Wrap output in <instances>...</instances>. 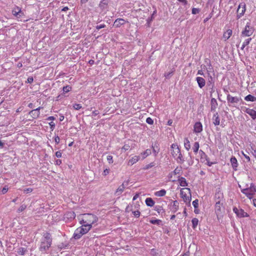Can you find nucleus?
<instances>
[{
  "label": "nucleus",
  "instance_id": "f257e3e1",
  "mask_svg": "<svg viewBox=\"0 0 256 256\" xmlns=\"http://www.w3.org/2000/svg\"><path fill=\"white\" fill-rule=\"evenodd\" d=\"M80 223L84 224V226L92 228V225L96 222L98 218L96 216L92 214H84L79 216Z\"/></svg>",
  "mask_w": 256,
  "mask_h": 256
},
{
  "label": "nucleus",
  "instance_id": "f03ea898",
  "mask_svg": "<svg viewBox=\"0 0 256 256\" xmlns=\"http://www.w3.org/2000/svg\"><path fill=\"white\" fill-rule=\"evenodd\" d=\"M171 154L174 157L178 163L182 164L184 160L181 153L180 150L178 146L176 144H172L170 146Z\"/></svg>",
  "mask_w": 256,
  "mask_h": 256
},
{
  "label": "nucleus",
  "instance_id": "7ed1b4c3",
  "mask_svg": "<svg viewBox=\"0 0 256 256\" xmlns=\"http://www.w3.org/2000/svg\"><path fill=\"white\" fill-rule=\"evenodd\" d=\"M82 226L77 228L73 235V238L76 240L80 238L84 234H86L91 229L90 227L84 226V224H82Z\"/></svg>",
  "mask_w": 256,
  "mask_h": 256
},
{
  "label": "nucleus",
  "instance_id": "20e7f679",
  "mask_svg": "<svg viewBox=\"0 0 256 256\" xmlns=\"http://www.w3.org/2000/svg\"><path fill=\"white\" fill-rule=\"evenodd\" d=\"M180 195L186 203H190L191 200L190 190L189 188H184L180 190Z\"/></svg>",
  "mask_w": 256,
  "mask_h": 256
},
{
  "label": "nucleus",
  "instance_id": "39448f33",
  "mask_svg": "<svg viewBox=\"0 0 256 256\" xmlns=\"http://www.w3.org/2000/svg\"><path fill=\"white\" fill-rule=\"evenodd\" d=\"M247 186L248 187L242 189L241 191L243 194H245L248 198L251 199L256 192V188L252 183L250 184V187H248V185H247Z\"/></svg>",
  "mask_w": 256,
  "mask_h": 256
},
{
  "label": "nucleus",
  "instance_id": "423d86ee",
  "mask_svg": "<svg viewBox=\"0 0 256 256\" xmlns=\"http://www.w3.org/2000/svg\"><path fill=\"white\" fill-rule=\"evenodd\" d=\"M226 100L228 101V105L230 106L231 105L235 106L236 104H238L242 100L240 98L237 96H232L230 94H228L226 96Z\"/></svg>",
  "mask_w": 256,
  "mask_h": 256
},
{
  "label": "nucleus",
  "instance_id": "0eeeda50",
  "mask_svg": "<svg viewBox=\"0 0 256 256\" xmlns=\"http://www.w3.org/2000/svg\"><path fill=\"white\" fill-rule=\"evenodd\" d=\"M12 13L14 16L18 18L24 16V13L22 12V8L17 6H15L12 9Z\"/></svg>",
  "mask_w": 256,
  "mask_h": 256
},
{
  "label": "nucleus",
  "instance_id": "6e6552de",
  "mask_svg": "<svg viewBox=\"0 0 256 256\" xmlns=\"http://www.w3.org/2000/svg\"><path fill=\"white\" fill-rule=\"evenodd\" d=\"M233 211L238 218H241L249 216V215L242 208L234 207L233 208Z\"/></svg>",
  "mask_w": 256,
  "mask_h": 256
},
{
  "label": "nucleus",
  "instance_id": "1a4fd4ad",
  "mask_svg": "<svg viewBox=\"0 0 256 256\" xmlns=\"http://www.w3.org/2000/svg\"><path fill=\"white\" fill-rule=\"evenodd\" d=\"M253 32V28L247 24L245 26L244 30L242 32V35L244 36H252Z\"/></svg>",
  "mask_w": 256,
  "mask_h": 256
},
{
  "label": "nucleus",
  "instance_id": "9d476101",
  "mask_svg": "<svg viewBox=\"0 0 256 256\" xmlns=\"http://www.w3.org/2000/svg\"><path fill=\"white\" fill-rule=\"evenodd\" d=\"M52 244V243L50 242H48V240L46 241L42 240L40 243V250L41 252H46L51 246Z\"/></svg>",
  "mask_w": 256,
  "mask_h": 256
},
{
  "label": "nucleus",
  "instance_id": "9b49d317",
  "mask_svg": "<svg viewBox=\"0 0 256 256\" xmlns=\"http://www.w3.org/2000/svg\"><path fill=\"white\" fill-rule=\"evenodd\" d=\"M246 11V4L243 3H241L239 4L237 10V18H240L242 16L244 15Z\"/></svg>",
  "mask_w": 256,
  "mask_h": 256
},
{
  "label": "nucleus",
  "instance_id": "f8f14e48",
  "mask_svg": "<svg viewBox=\"0 0 256 256\" xmlns=\"http://www.w3.org/2000/svg\"><path fill=\"white\" fill-rule=\"evenodd\" d=\"M133 206L131 205H128L126 208V212H132L133 214L136 218H139L140 214V212L139 210H135L133 211Z\"/></svg>",
  "mask_w": 256,
  "mask_h": 256
},
{
  "label": "nucleus",
  "instance_id": "ddd939ff",
  "mask_svg": "<svg viewBox=\"0 0 256 256\" xmlns=\"http://www.w3.org/2000/svg\"><path fill=\"white\" fill-rule=\"evenodd\" d=\"M128 22V21H126L123 18H117L114 22V26L116 28H119L121 26L124 25V24H125V23Z\"/></svg>",
  "mask_w": 256,
  "mask_h": 256
},
{
  "label": "nucleus",
  "instance_id": "4468645a",
  "mask_svg": "<svg viewBox=\"0 0 256 256\" xmlns=\"http://www.w3.org/2000/svg\"><path fill=\"white\" fill-rule=\"evenodd\" d=\"M224 196L222 192L218 190L216 192L214 196V199L216 202H220L223 200Z\"/></svg>",
  "mask_w": 256,
  "mask_h": 256
},
{
  "label": "nucleus",
  "instance_id": "2eb2a0df",
  "mask_svg": "<svg viewBox=\"0 0 256 256\" xmlns=\"http://www.w3.org/2000/svg\"><path fill=\"white\" fill-rule=\"evenodd\" d=\"M222 206V203H221L220 202H216L215 210L218 216L222 214L221 206Z\"/></svg>",
  "mask_w": 256,
  "mask_h": 256
},
{
  "label": "nucleus",
  "instance_id": "dca6fc26",
  "mask_svg": "<svg viewBox=\"0 0 256 256\" xmlns=\"http://www.w3.org/2000/svg\"><path fill=\"white\" fill-rule=\"evenodd\" d=\"M140 156H134L129 160L128 164V166H132L140 160Z\"/></svg>",
  "mask_w": 256,
  "mask_h": 256
},
{
  "label": "nucleus",
  "instance_id": "f3484780",
  "mask_svg": "<svg viewBox=\"0 0 256 256\" xmlns=\"http://www.w3.org/2000/svg\"><path fill=\"white\" fill-rule=\"evenodd\" d=\"M194 132L196 133H198L202 132V126L200 122H196L194 125Z\"/></svg>",
  "mask_w": 256,
  "mask_h": 256
},
{
  "label": "nucleus",
  "instance_id": "a211bd4d",
  "mask_svg": "<svg viewBox=\"0 0 256 256\" xmlns=\"http://www.w3.org/2000/svg\"><path fill=\"white\" fill-rule=\"evenodd\" d=\"M124 189H125V186H124V184H122L116 190L115 193H114L115 195L116 196H120L122 194V192L124 191Z\"/></svg>",
  "mask_w": 256,
  "mask_h": 256
},
{
  "label": "nucleus",
  "instance_id": "6ab92c4d",
  "mask_svg": "<svg viewBox=\"0 0 256 256\" xmlns=\"http://www.w3.org/2000/svg\"><path fill=\"white\" fill-rule=\"evenodd\" d=\"M43 240L50 242L52 243V238L51 234L48 232H44L43 234Z\"/></svg>",
  "mask_w": 256,
  "mask_h": 256
},
{
  "label": "nucleus",
  "instance_id": "aec40b11",
  "mask_svg": "<svg viewBox=\"0 0 256 256\" xmlns=\"http://www.w3.org/2000/svg\"><path fill=\"white\" fill-rule=\"evenodd\" d=\"M246 112L251 116L253 120L256 118V111L252 109L246 108Z\"/></svg>",
  "mask_w": 256,
  "mask_h": 256
},
{
  "label": "nucleus",
  "instance_id": "412c9836",
  "mask_svg": "<svg viewBox=\"0 0 256 256\" xmlns=\"http://www.w3.org/2000/svg\"><path fill=\"white\" fill-rule=\"evenodd\" d=\"M178 182L180 184V185L181 186L186 187V186H188V184L187 181H186V179L184 177L180 178L178 179Z\"/></svg>",
  "mask_w": 256,
  "mask_h": 256
},
{
  "label": "nucleus",
  "instance_id": "4be33fe9",
  "mask_svg": "<svg viewBox=\"0 0 256 256\" xmlns=\"http://www.w3.org/2000/svg\"><path fill=\"white\" fill-rule=\"evenodd\" d=\"M196 81L200 88H202L203 86H204L206 84V81L202 78L197 77Z\"/></svg>",
  "mask_w": 256,
  "mask_h": 256
},
{
  "label": "nucleus",
  "instance_id": "5701e85b",
  "mask_svg": "<svg viewBox=\"0 0 256 256\" xmlns=\"http://www.w3.org/2000/svg\"><path fill=\"white\" fill-rule=\"evenodd\" d=\"M213 123L215 126L220 124V118L218 113L214 114L212 118Z\"/></svg>",
  "mask_w": 256,
  "mask_h": 256
},
{
  "label": "nucleus",
  "instance_id": "b1692460",
  "mask_svg": "<svg viewBox=\"0 0 256 256\" xmlns=\"http://www.w3.org/2000/svg\"><path fill=\"white\" fill-rule=\"evenodd\" d=\"M146 204L148 206L152 207L154 205L155 202L151 198H148L145 200Z\"/></svg>",
  "mask_w": 256,
  "mask_h": 256
},
{
  "label": "nucleus",
  "instance_id": "393cba45",
  "mask_svg": "<svg viewBox=\"0 0 256 256\" xmlns=\"http://www.w3.org/2000/svg\"><path fill=\"white\" fill-rule=\"evenodd\" d=\"M230 161L233 168L236 170L238 166V162L236 158L234 156H232L230 158Z\"/></svg>",
  "mask_w": 256,
  "mask_h": 256
},
{
  "label": "nucleus",
  "instance_id": "a878e982",
  "mask_svg": "<svg viewBox=\"0 0 256 256\" xmlns=\"http://www.w3.org/2000/svg\"><path fill=\"white\" fill-rule=\"evenodd\" d=\"M232 30H228L224 32L223 34V38L225 40H228L232 34Z\"/></svg>",
  "mask_w": 256,
  "mask_h": 256
},
{
  "label": "nucleus",
  "instance_id": "bb28decb",
  "mask_svg": "<svg viewBox=\"0 0 256 256\" xmlns=\"http://www.w3.org/2000/svg\"><path fill=\"white\" fill-rule=\"evenodd\" d=\"M153 153L155 156H156L160 152V148L156 144H152V146Z\"/></svg>",
  "mask_w": 256,
  "mask_h": 256
},
{
  "label": "nucleus",
  "instance_id": "cd10ccee",
  "mask_svg": "<svg viewBox=\"0 0 256 256\" xmlns=\"http://www.w3.org/2000/svg\"><path fill=\"white\" fill-rule=\"evenodd\" d=\"M152 154V150L150 149H147L145 151L141 153V155L142 156V159L146 158L148 156Z\"/></svg>",
  "mask_w": 256,
  "mask_h": 256
},
{
  "label": "nucleus",
  "instance_id": "c85d7f7f",
  "mask_svg": "<svg viewBox=\"0 0 256 256\" xmlns=\"http://www.w3.org/2000/svg\"><path fill=\"white\" fill-rule=\"evenodd\" d=\"M166 190L164 189H162L154 192V195L156 196H164L166 195Z\"/></svg>",
  "mask_w": 256,
  "mask_h": 256
},
{
  "label": "nucleus",
  "instance_id": "c756f323",
  "mask_svg": "<svg viewBox=\"0 0 256 256\" xmlns=\"http://www.w3.org/2000/svg\"><path fill=\"white\" fill-rule=\"evenodd\" d=\"M184 146L188 150H190L191 148L190 142L188 138H185L184 140Z\"/></svg>",
  "mask_w": 256,
  "mask_h": 256
},
{
  "label": "nucleus",
  "instance_id": "7c9ffc66",
  "mask_svg": "<svg viewBox=\"0 0 256 256\" xmlns=\"http://www.w3.org/2000/svg\"><path fill=\"white\" fill-rule=\"evenodd\" d=\"M210 104L212 110H214L218 106V104L216 100L214 98H212Z\"/></svg>",
  "mask_w": 256,
  "mask_h": 256
},
{
  "label": "nucleus",
  "instance_id": "2f4dec72",
  "mask_svg": "<svg viewBox=\"0 0 256 256\" xmlns=\"http://www.w3.org/2000/svg\"><path fill=\"white\" fill-rule=\"evenodd\" d=\"M244 100L246 101H250V102H256V98L251 94H248L245 96Z\"/></svg>",
  "mask_w": 256,
  "mask_h": 256
},
{
  "label": "nucleus",
  "instance_id": "473e14b6",
  "mask_svg": "<svg viewBox=\"0 0 256 256\" xmlns=\"http://www.w3.org/2000/svg\"><path fill=\"white\" fill-rule=\"evenodd\" d=\"M26 252V249L24 248H19L18 249V254L20 256H23L25 254Z\"/></svg>",
  "mask_w": 256,
  "mask_h": 256
},
{
  "label": "nucleus",
  "instance_id": "72a5a7b5",
  "mask_svg": "<svg viewBox=\"0 0 256 256\" xmlns=\"http://www.w3.org/2000/svg\"><path fill=\"white\" fill-rule=\"evenodd\" d=\"M199 147H200V146H199V144L198 142H195L194 146H193V147H192V149H193V150H194V152L195 153V154H196L198 150V149H199Z\"/></svg>",
  "mask_w": 256,
  "mask_h": 256
},
{
  "label": "nucleus",
  "instance_id": "f704fd0d",
  "mask_svg": "<svg viewBox=\"0 0 256 256\" xmlns=\"http://www.w3.org/2000/svg\"><path fill=\"white\" fill-rule=\"evenodd\" d=\"M178 204H179L177 200H174L173 202L172 207L174 208V212H176V211H177L178 210Z\"/></svg>",
  "mask_w": 256,
  "mask_h": 256
},
{
  "label": "nucleus",
  "instance_id": "c9c22d12",
  "mask_svg": "<svg viewBox=\"0 0 256 256\" xmlns=\"http://www.w3.org/2000/svg\"><path fill=\"white\" fill-rule=\"evenodd\" d=\"M192 226L194 228H195L196 226L198 225V218H194L192 220Z\"/></svg>",
  "mask_w": 256,
  "mask_h": 256
},
{
  "label": "nucleus",
  "instance_id": "e433bc0d",
  "mask_svg": "<svg viewBox=\"0 0 256 256\" xmlns=\"http://www.w3.org/2000/svg\"><path fill=\"white\" fill-rule=\"evenodd\" d=\"M251 40H252L251 38H248L242 44L241 49L244 50V48H245V46L250 44Z\"/></svg>",
  "mask_w": 256,
  "mask_h": 256
},
{
  "label": "nucleus",
  "instance_id": "4c0bfd02",
  "mask_svg": "<svg viewBox=\"0 0 256 256\" xmlns=\"http://www.w3.org/2000/svg\"><path fill=\"white\" fill-rule=\"evenodd\" d=\"M131 150L130 146L128 144H125L124 146L122 148V150L124 152Z\"/></svg>",
  "mask_w": 256,
  "mask_h": 256
},
{
  "label": "nucleus",
  "instance_id": "58836bf2",
  "mask_svg": "<svg viewBox=\"0 0 256 256\" xmlns=\"http://www.w3.org/2000/svg\"><path fill=\"white\" fill-rule=\"evenodd\" d=\"M72 90V87L70 86H66L63 88V92L64 93H66Z\"/></svg>",
  "mask_w": 256,
  "mask_h": 256
},
{
  "label": "nucleus",
  "instance_id": "ea45409f",
  "mask_svg": "<svg viewBox=\"0 0 256 256\" xmlns=\"http://www.w3.org/2000/svg\"><path fill=\"white\" fill-rule=\"evenodd\" d=\"M155 165L154 163V162L150 163L146 165L144 168V170H146L150 168H152Z\"/></svg>",
  "mask_w": 256,
  "mask_h": 256
},
{
  "label": "nucleus",
  "instance_id": "a19ab883",
  "mask_svg": "<svg viewBox=\"0 0 256 256\" xmlns=\"http://www.w3.org/2000/svg\"><path fill=\"white\" fill-rule=\"evenodd\" d=\"M192 205H193L194 207L195 208L194 212H196V208H198V200H196L194 201H193Z\"/></svg>",
  "mask_w": 256,
  "mask_h": 256
},
{
  "label": "nucleus",
  "instance_id": "79ce46f5",
  "mask_svg": "<svg viewBox=\"0 0 256 256\" xmlns=\"http://www.w3.org/2000/svg\"><path fill=\"white\" fill-rule=\"evenodd\" d=\"M26 208V206L24 204H22L20 206V207L18 210V212H22L23 210H24Z\"/></svg>",
  "mask_w": 256,
  "mask_h": 256
},
{
  "label": "nucleus",
  "instance_id": "37998d69",
  "mask_svg": "<svg viewBox=\"0 0 256 256\" xmlns=\"http://www.w3.org/2000/svg\"><path fill=\"white\" fill-rule=\"evenodd\" d=\"M42 107L39 106L38 108H36V109L32 110L30 112V114H33V113H36V112H40V110L42 109Z\"/></svg>",
  "mask_w": 256,
  "mask_h": 256
},
{
  "label": "nucleus",
  "instance_id": "c03bdc74",
  "mask_svg": "<svg viewBox=\"0 0 256 256\" xmlns=\"http://www.w3.org/2000/svg\"><path fill=\"white\" fill-rule=\"evenodd\" d=\"M107 160L109 164H112L114 162L112 156L109 155L107 156Z\"/></svg>",
  "mask_w": 256,
  "mask_h": 256
},
{
  "label": "nucleus",
  "instance_id": "a18cd8bd",
  "mask_svg": "<svg viewBox=\"0 0 256 256\" xmlns=\"http://www.w3.org/2000/svg\"><path fill=\"white\" fill-rule=\"evenodd\" d=\"M73 108L76 110H79L82 108V106L80 104H75L73 105Z\"/></svg>",
  "mask_w": 256,
  "mask_h": 256
},
{
  "label": "nucleus",
  "instance_id": "49530a36",
  "mask_svg": "<svg viewBox=\"0 0 256 256\" xmlns=\"http://www.w3.org/2000/svg\"><path fill=\"white\" fill-rule=\"evenodd\" d=\"M160 222V220H150V222L152 224H158Z\"/></svg>",
  "mask_w": 256,
  "mask_h": 256
},
{
  "label": "nucleus",
  "instance_id": "de8ad7c7",
  "mask_svg": "<svg viewBox=\"0 0 256 256\" xmlns=\"http://www.w3.org/2000/svg\"><path fill=\"white\" fill-rule=\"evenodd\" d=\"M134 204V209L135 210H139L140 208V204L139 202H136L135 204Z\"/></svg>",
  "mask_w": 256,
  "mask_h": 256
},
{
  "label": "nucleus",
  "instance_id": "09e8293b",
  "mask_svg": "<svg viewBox=\"0 0 256 256\" xmlns=\"http://www.w3.org/2000/svg\"><path fill=\"white\" fill-rule=\"evenodd\" d=\"M146 122L150 124H154V120L150 117L146 119Z\"/></svg>",
  "mask_w": 256,
  "mask_h": 256
},
{
  "label": "nucleus",
  "instance_id": "8fccbe9b",
  "mask_svg": "<svg viewBox=\"0 0 256 256\" xmlns=\"http://www.w3.org/2000/svg\"><path fill=\"white\" fill-rule=\"evenodd\" d=\"M68 215L70 217V218H75L76 214L74 212H70L68 213Z\"/></svg>",
  "mask_w": 256,
  "mask_h": 256
},
{
  "label": "nucleus",
  "instance_id": "3c124183",
  "mask_svg": "<svg viewBox=\"0 0 256 256\" xmlns=\"http://www.w3.org/2000/svg\"><path fill=\"white\" fill-rule=\"evenodd\" d=\"M200 12V10L197 8H192V14H198Z\"/></svg>",
  "mask_w": 256,
  "mask_h": 256
},
{
  "label": "nucleus",
  "instance_id": "603ef678",
  "mask_svg": "<svg viewBox=\"0 0 256 256\" xmlns=\"http://www.w3.org/2000/svg\"><path fill=\"white\" fill-rule=\"evenodd\" d=\"M40 112H36V113H33V114H30L32 116L33 118H36L38 117V116H40Z\"/></svg>",
  "mask_w": 256,
  "mask_h": 256
},
{
  "label": "nucleus",
  "instance_id": "864d4df0",
  "mask_svg": "<svg viewBox=\"0 0 256 256\" xmlns=\"http://www.w3.org/2000/svg\"><path fill=\"white\" fill-rule=\"evenodd\" d=\"M49 125L50 126V128L51 130L52 131L54 129L55 124L54 122H50L49 123Z\"/></svg>",
  "mask_w": 256,
  "mask_h": 256
},
{
  "label": "nucleus",
  "instance_id": "5fc2aeb1",
  "mask_svg": "<svg viewBox=\"0 0 256 256\" xmlns=\"http://www.w3.org/2000/svg\"><path fill=\"white\" fill-rule=\"evenodd\" d=\"M32 190H33V189L32 188H27L24 190V192H25L26 194L30 193L32 192Z\"/></svg>",
  "mask_w": 256,
  "mask_h": 256
},
{
  "label": "nucleus",
  "instance_id": "6e6d98bb",
  "mask_svg": "<svg viewBox=\"0 0 256 256\" xmlns=\"http://www.w3.org/2000/svg\"><path fill=\"white\" fill-rule=\"evenodd\" d=\"M105 5H107V3L105 2V0H102L99 4V6L104 7Z\"/></svg>",
  "mask_w": 256,
  "mask_h": 256
},
{
  "label": "nucleus",
  "instance_id": "4d7b16f0",
  "mask_svg": "<svg viewBox=\"0 0 256 256\" xmlns=\"http://www.w3.org/2000/svg\"><path fill=\"white\" fill-rule=\"evenodd\" d=\"M106 27V25L104 24H100L96 26V29L97 30H99L102 28H104Z\"/></svg>",
  "mask_w": 256,
  "mask_h": 256
},
{
  "label": "nucleus",
  "instance_id": "13d9d810",
  "mask_svg": "<svg viewBox=\"0 0 256 256\" xmlns=\"http://www.w3.org/2000/svg\"><path fill=\"white\" fill-rule=\"evenodd\" d=\"M54 142L56 144H58L60 142V138L58 136H56L54 137Z\"/></svg>",
  "mask_w": 256,
  "mask_h": 256
},
{
  "label": "nucleus",
  "instance_id": "bf43d9fd",
  "mask_svg": "<svg viewBox=\"0 0 256 256\" xmlns=\"http://www.w3.org/2000/svg\"><path fill=\"white\" fill-rule=\"evenodd\" d=\"M55 155H56V156L57 158H61V157H62V152H61L60 151H57V152L55 153Z\"/></svg>",
  "mask_w": 256,
  "mask_h": 256
},
{
  "label": "nucleus",
  "instance_id": "052dcab7",
  "mask_svg": "<svg viewBox=\"0 0 256 256\" xmlns=\"http://www.w3.org/2000/svg\"><path fill=\"white\" fill-rule=\"evenodd\" d=\"M110 172V170L106 168L104 170L103 174L104 176H106Z\"/></svg>",
  "mask_w": 256,
  "mask_h": 256
},
{
  "label": "nucleus",
  "instance_id": "680f3d73",
  "mask_svg": "<svg viewBox=\"0 0 256 256\" xmlns=\"http://www.w3.org/2000/svg\"><path fill=\"white\" fill-rule=\"evenodd\" d=\"M62 164V160H60L58 159L55 161V164L56 165H60Z\"/></svg>",
  "mask_w": 256,
  "mask_h": 256
},
{
  "label": "nucleus",
  "instance_id": "e2e57ef3",
  "mask_svg": "<svg viewBox=\"0 0 256 256\" xmlns=\"http://www.w3.org/2000/svg\"><path fill=\"white\" fill-rule=\"evenodd\" d=\"M178 2L183 4L184 5H186L188 4V1L186 0H178Z\"/></svg>",
  "mask_w": 256,
  "mask_h": 256
},
{
  "label": "nucleus",
  "instance_id": "0e129e2a",
  "mask_svg": "<svg viewBox=\"0 0 256 256\" xmlns=\"http://www.w3.org/2000/svg\"><path fill=\"white\" fill-rule=\"evenodd\" d=\"M56 118L54 116H48L47 118H46V120H54Z\"/></svg>",
  "mask_w": 256,
  "mask_h": 256
},
{
  "label": "nucleus",
  "instance_id": "69168bd1",
  "mask_svg": "<svg viewBox=\"0 0 256 256\" xmlns=\"http://www.w3.org/2000/svg\"><path fill=\"white\" fill-rule=\"evenodd\" d=\"M155 210L156 211H157L158 213H160V212L162 210V209L160 206H158V207H156Z\"/></svg>",
  "mask_w": 256,
  "mask_h": 256
},
{
  "label": "nucleus",
  "instance_id": "338daca9",
  "mask_svg": "<svg viewBox=\"0 0 256 256\" xmlns=\"http://www.w3.org/2000/svg\"><path fill=\"white\" fill-rule=\"evenodd\" d=\"M33 80H34V79H33L32 77H29L28 78V80H27L28 82V83H32L33 82Z\"/></svg>",
  "mask_w": 256,
  "mask_h": 256
},
{
  "label": "nucleus",
  "instance_id": "774afa93",
  "mask_svg": "<svg viewBox=\"0 0 256 256\" xmlns=\"http://www.w3.org/2000/svg\"><path fill=\"white\" fill-rule=\"evenodd\" d=\"M98 114H99V112H98V110H94V111H93V112H92V115H93L94 116H97Z\"/></svg>",
  "mask_w": 256,
  "mask_h": 256
}]
</instances>
